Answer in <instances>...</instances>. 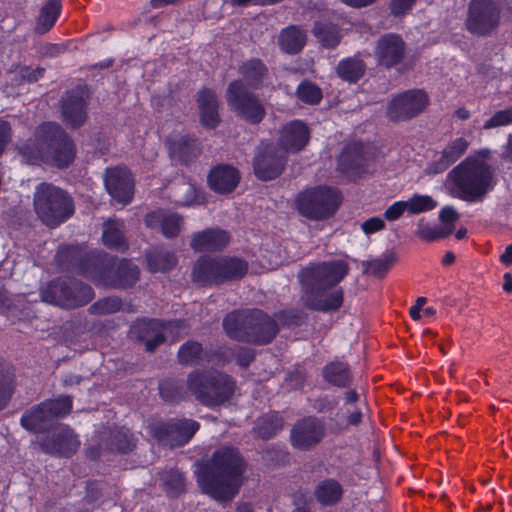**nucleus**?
I'll return each mask as SVG.
<instances>
[{
    "label": "nucleus",
    "mask_w": 512,
    "mask_h": 512,
    "mask_svg": "<svg viewBox=\"0 0 512 512\" xmlns=\"http://www.w3.org/2000/svg\"><path fill=\"white\" fill-rule=\"evenodd\" d=\"M226 101L237 117L248 124L258 125L265 116V107L257 94L252 92L242 80L231 81L226 89Z\"/></svg>",
    "instance_id": "10"
},
{
    "label": "nucleus",
    "mask_w": 512,
    "mask_h": 512,
    "mask_svg": "<svg viewBox=\"0 0 512 512\" xmlns=\"http://www.w3.org/2000/svg\"><path fill=\"white\" fill-rule=\"evenodd\" d=\"M230 242V234L221 228H207L192 235L190 246L196 252H220Z\"/></svg>",
    "instance_id": "29"
},
{
    "label": "nucleus",
    "mask_w": 512,
    "mask_h": 512,
    "mask_svg": "<svg viewBox=\"0 0 512 512\" xmlns=\"http://www.w3.org/2000/svg\"><path fill=\"white\" fill-rule=\"evenodd\" d=\"M61 11V0H47L44 6L40 9L36 22V32L38 34H45L50 31L57 22Z\"/></svg>",
    "instance_id": "41"
},
{
    "label": "nucleus",
    "mask_w": 512,
    "mask_h": 512,
    "mask_svg": "<svg viewBox=\"0 0 512 512\" xmlns=\"http://www.w3.org/2000/svg\"><path fill=\"white\" fill-rule=\"evenodd\" d=\"M145 225L152 230H159L165 238H176L183 226V217L177 213L157 209L144 217Z\"/></svg>",
    "instance_id": "27"
},
{
    "label": "nucleus",
    "mask_w": 512,
    "mask_h": 512,
    "mask_svg": "<svg viewBox=\"0 0 512 512\" xmlns=\"http://www.w3.org/2000/svg\"><path fill=\"white\" fill-rule=\"evenodd\" d=\"M349 270V264L343 259L308 264L298 274L304 305L319 312L339 310L344 302V291L341 287L334 288Z\"/></svg>",
    "instance_id": "1"
},
{
    "label": "nucleus",
    "mask_w": 512,
    "mask_h": 512,
    "mask_svg": "<svg viewBox=\"0 0 512 512\" xmlns=\"http://www.w3.org/2000/svg\"><path fill=\"white\" fill-rule=\"evenodd\" d=\"M405 202L410 214L431 211L437 206V202L429 195L414 194Z\"/></svg>",
    "instance_id": "49"
},
{
    "label": "nucleus",
    "mask_w": 512,
    "mask_h": 512,
    "mask_svg": "<svg viewBox=\"0 0 512 512\" xmlns=\"http://www.w3.org/2000/svg\"><path fill=\"white\" fill-rule=\"evenodd\" d=\"M343 495L341 484L334 479L321 481L314 490L316 500L323 506H331L339 502Z\"/></svg>",
    "instance_id": "42"
},
{
    "label": "nucleus",
    "mask_w": 512,
    "mask_h": 512,
    "mask_svg": "<svg viewBox=\"0 0 512 512\" xmlns=\"http://www.w3.org/2000/svg\"><path fill=\"white\" fill-rule=\"evenodd\" d=\"M95 296L93 288L70 277H57L40 289L42 301L65 309L85 306Z\"/></svg>",
    "instance_id": "9"
},
{
    "label": "nucleus",
    "mask_w": 512,
    "mask_h": 512,
    "mask_svg": "<svg viewBox=\"0 0 512 512\" xmlns=\"http://www.w3.org/2000/svg\"><path fill=\"white\" fill-rule=\"evenodd\" d=\"M198 429L199 423L191 419L158 422L150 426L153 436L170 447L185 445Z\"/></svg>",
    "instance_id": "18"
},
{
    "label": "nucleus",
    "mask_w": 512,
    "mask_h": 512,
    "mask_svg": "<svg viewBox=\"0 0 512 512\" xmlns=\"http://www.w3.org/2000/svg\"><path fill=\"white\" fill-rule=\"evenodd\" d=\"M512 124V106L496 111L483 124L484 130H490Z\"/></svg>",
    "instance_id": "54"
},
{
    "label": "nucleus",
    "mask_w": 512,
    "mask_h": 512,
    "mask_svg": "<svg viewBox=\"0 0 512 512\" xmlns=\"http://www.w3.org/2000/svg\"><path fill=\"white\" fill-rule=\"evenodd\" d=\"M89 247L85 243L62 244L55 254V262L62 272L79 274Z\"/></svg>",
    "instance_id": "28"
},
{
    "label": "nucleus",
    "mask_w": 512,
    "mask_h": 512,
    "mask_svg": "<svg viewBox=\"0 0 512 512\" xmlns=\"http://www.w3.org/2000/svg\"><path fill=\"white\" fill-rule=\"evenodd\" d=\"M342 202L341 191L329 185L306 188L295 197L297 212L310 221L329 220L337 213Z\"/></svg>",
    "instance_id": "8"
},
{
    "label": "nucleus",
    "mask_w": 512,
    "mask_h": 512,
    "mask_svg": "<svg viewBox=\"0 0 512 512\" xmlns=\"http://www.w3.org/2000/svg\"><path fill=\"white\" fill-rule=\"evenodd\" d=\"M272 317L275 319L278 326L280 325L286 328H295L304 324L307 315L301 309L290 308L279 310L275 312Z\"/></svg>",
    "instance_id": "45"
},
{
    "label": "nucleus",
    "mask_w": 512,
    "mask_h": 512,
    "mask_svg": "<svg viewBox=\"0 0 512 512\" xmlns=\"http://www.w3.org/2000/svg\"><path fill=\"white\" fill-rule=\"evenodd\" d=\"M53 418L49 415L44 402L31 409L21 417V425L33 432H42L51 425Z\"/></svg>",
    "instance_id": "40"
},
{
    "label": "nucleus",
    "mask_w": 512,
    "mask_h": 512,
    "mask_svg": "<svg viewBox=\"0 0 512 512\" xmlns=\"http://www.w3.org/2000/svg\"><path fill=\"white\" fill-rule=\"evenodd\" d=\"M306 33L297 25H290L279 34L278 44L287 54H298L306 44Z\"/></svg>",
    "instance_id": "37"
},
{
    "label": "nucleus",
    "mask_w": 512,
    "mask_h": 512,
    "mask_svg": "<svg viewBox=\"0 0 512 512\" xmlns=\"http://www.w3.org/2000/svg\"><path fill=\"white\" fill-rule=\"evenodd\" d=\"M324 428L314 417L299 421L291 431V441L294 447L308 449L317 444L323 437Z\"/></svg>",
    "instance_id": "30"
},
{
    "label": "nucleus",
    "mask_w": 512,
    "mask_h": 512,
    "mask_svg": "<svg viewBox=\"0 0 512 512\" xmlns=\"http://www.w3.org/2000/svg\"><path fill=\"white\" fill-rule=\"evenodd\" d=\"M310 140V129L302 120H292L284 124L280 130L279 145L289 153L303 150Z\"/></svg>",
    "instance_id": "23"
},
{
    "label": "nucleus",
    "mask_w": 512,
    "mask_h": 512,
    "mask_svg": "<svg viewBox=\"0 0 512 512\" xmlns=\"http://www.w3.org/2000/svg\"><path fill=\"white\" fill-rule=\"evenodd\" d=\"M112 255L97 249H89L78 275L103 286L112 268Z\"/></svg>",
    "instance_id": "22"
},
{
    "label": "nucleus",
    "mask_w": 512,
    "mask_h": 512,
    "mask_svg": "<svg viewBox=\"0 0 512 512\" xmlns=\"http://www.w3.org/2000/svg\"><path fill=\"white\" fill-rule=\"evenodd\" d=\"M45 69L42 67L31 68L30 66H23L20 70L21 77L29 82L34 83L44 76Z\"/></svg>",
    "instance_id": "62"
},
{
    "label": "nucleus",
    "mask_w": 512,
    "mask_h": 512,
    "mask_svg": "<svg viewBox=\"0 0 512 512\" xmlns=\"http://www.w3.org/2000/svg\"><path fill=\"white\" fill-rule=\"evenodd\" d=\"M159 392L161 397L168 402L180 400L183 396L182 388L171 380L161 382L159 385Z\"/></svg>",
    "instance_id": "55"
},
{
    "label": "nucleus",
    "mask_w": 512,
    "mask_h": 512,
    "mask_svg": "<svg viewBox=\"0 0 512 512\" xmlns=\"http://www.w3.org/2000/svg\"><path fill=\"white\" fill-rule=\"evenodd\" d=\"M451 195L468 202H482L495 187L492 167L483 160L467 157L448 174Z\"/></svg>",
    "instance_id": "4"
},
{
    "label": "nucleus",
    "mask_w": 512,
    "mask_h": 512,
    "mask_svg": "<svg viewBox=\"0 0 512 512\" xmlns=\"http://www.w3.org/2000/svg\"><path fill=\"white\" fill-rule=\"evenodd\" d=\"M104 184L108 194L118 203L126 205L132 201L135 186L134 178L127 168H107Z\"/></svg>",
    "instance_id": "19"
},
{
    "label": "nucleus",
    "mask_w": 512,
    "mask_h": 512,
    "mask_svg": "<svg viewBox=\"0 0 512 512\" xmlns=\"http://www.w3.org/2000/svg\"><path fill=\"white\" fill-rule=\"evenodd\" d=\"M44 407L47 408L49 415H51L53 419L63 417L71 411L72 400L67 396H62L57 399L45 401Z\"/></svg>",
    "instance_id": "53"
},
{
    "label": "nucleus",
    "mask_w": 512,
    "mask_h": 512,
    "mask_svg": "<svg viewBox=\"0 0 512 512\" xmlns=\"http://www.w3.org/2000/svg\"><path fill=\"white\" fill-rule=\"evenodd\" d=\"M458 218L459 214L452 206H444L439 212V219L445 224V227H451L453 229V225Z\"/></svg>",
    "instance_id": "60"
},
{
    "label": "nucleus",
    "mask_w": 512,
    "mask_h": 512,
    "mask_svg": "<svg viewBox=\"0 0 512 512\" xmlns=\"http://www.w3.org/2000/svg\"><path fill=\"white\" fill-rule=\"evenodd\" d=\"M385 226V221L382 218L374 216L368 218L361 224V230L365 235H371L383 230Z\"/></svg>",
    "instance_id": "58"
},
{
    "label": "nucleus",
    "mask_w": 512,
    "mask_h": 512,
    "mask_svg": "<svg viewBox=\"0 0 512 512\" xmlns=\"http://www.w3.org/2000/svg\"><path fill=\"white\" fill-rule=\"evenodd\" d=\"M416 0H391L390 10L394 16L404 15L412 9Z\"/></svg>",
    "instance_id": "61"
},
{
    "label": "nucleus",
    "mask_w": 512,
    "mask_h": 512,
    "mask_svg": "<svg viewBox=\"0 0 512 512\" xmlns=\"http://www.w3.org/2000/svg\"><path fill=\"white\" fill-rule=\"evenodd\" d=\"M359 400V394L355 390H348L344 393V403L343 407L339 412L342 411H350V408L357 407V402Z\"/></svg>",
    "instance_id": "64"
},
{
    "label": "nucleus",
    "mask_w": 512,
    "mask_h": 512,
    "mask_svg": "<svg viewBox=\"0 0 512 512\" xmlns=\"http://www.w3.org/2000/svg\"><path fill=\"white\" fill-rule=\"evenodd\" d=\"M182 323V320L138 317L131 323L129 334L131 338L145 345L146 352H154L166 343V331L172 327L180 328Z\"/></svg>",
    "instance_id": "11"
},
{
    "label": "nucleus",
    "mask_w": 512,
    "mask_h": 512,
    "mask_svg": "<svg viewBox=\"0 0 512 512\" xmlns=\"http://www.w3.org/2000/svg\"><path fill=\"white\" fill-rule=\"evenodd\" d=\"M165 147L172 162L189 167L202 154V144L195 134L173 132L165 139Z\"/></svg>",
    "instance_id": "17"
},
{
    "label": "nucleus",
    "mask_w": 512,
    "mask_h": 512,
    "mask_svg": "<svg viewBox=\"0 0 512 512\" xmlns=\"http://www.w3.org/2000/svg\"><path fill=\"white\" fill-rule=\"evenodd\" d=\"M501 8L494 0H471L468 5L465 26L473 35L484 37L498 28Z\"/></svg>",
    "instance_id": "12"
},
{
    "label": "nucleus",
    "mask_w": 512,
    "mask_h": 512,
    "mask_svg": "<svg viewBox=\"0 0 512 512\" xmlns=\"http://www.w3.org/2000/svg\"><path fill=\"white\" fill-rule=\"evenodd\" d=\"M407 211L406 202L399 200L391 204L384 212V218L388 221L398 220Z\"/></svg>",
    "instance_id": "59"
},
{
    "label": "nucleus",
    "mask_w": 512,
    "mask_h": 512,
    "mask_svg": "<svg viewBox=\"0 0 512 512\" xmlns=\"http://www.w3.org/2000/svg\"><path fill=\"white\" fill-rule=\"evenodd\" d=\"M34 209L41 222L49 228H57L75 211L73 198L52 183L43 182L36 187Z\"/></svg>",
    "instance_id": "7"
},
{
    "label": "nucleus",
    "mask_w": 512,
    "mask_h": 512,
    "mask_svg": "<svg viewBox=\"0 0 512 512\" xmlns=\"http://www.w3.org/2000/svg\"><path fill=\"white\" fill-rule=\"evenodd\" d=\"M324 379L338 387H346L351 383L352 376L349 368L342 362H333L323 369Z\"/></svg>",
    "instance_id": "43"
},
{
    "label": "nucleus",
    "mask_w": 512,
    "mask_h": 512,
    "mask_svg": "<svg viewBox=\"0 0 512 512\" xmlns=\"http://www.w3.org/2000/svg\"><path fill=\"white\" fill-rule=\"evenodd\" d=\"M191 279L202 287L221 285L217 256H200L193 265Z\"/></svg>",
    "instance_id": "31"
},
{
    "label": "nucleus",
    "mask_w": 512,
    "mask_h": 512,
    "mask_svg": "<svg viewBox=\"0 0 512 512\" xmlns=\"http://www.w3.org/2000/svg\"><path fill=\"white\" fill-rule=\"evenodd\" d=\"M287 155L273 143H262L253 158V172L257 179L270 181L278 178L284 171Z\"/></svg>",
    "instance_id": "16"
},
{
    "label": "nucleus",
    "mask_w": 512,
    "mask_h": 512,
    "mask_svg": "<svg viewBox=\"0 0 512 512\" xmlns=\"http://www.w3.org/2000/svg\"><path fill=\"white\" fill-rule=\"evenodd\" d=\"M468 146L469 142L465 138L454 139L441 151L439 157L429 164V171L433 174L446 171L465 154Z\"/></svg>",
    "instance_id": "32"
},
{
    "label": "nucleus",
    "mask_w": 512,
    "mask_h": 512,
    "mask_svg": "<svg viewBox=\"0 0 512 512\" xmlns=\"http://www.w3.org/2000/svg\"><path fill=\"white\" fill-rule=\"evenodd\" d=\"M13 375L11 367L0 363V410H2L8 402Z\"/></svg>",
    "instance_id": "52"
},
{
    "label": "nucleus",
    "mask_w": 512,
    "mask_h": 512,
    "mask_svg": "<svg viewBox=\"0 0 512 512\" xmlns=\"http://www.w3.org/2000/svg\"><path fill=\"white\" fill-rule=\"evenodd\" d=\"M430 99L423 89H409L392 97L386 115L392 122L409 121L420 115L429 105Z\"/></svg>",
    "instance_id": "13"
},
{
    "label": "nucleus",
    "mask_w": 512,
    "mask_h": 512,
    "mask_svg": "<svg viewBox=\"0 0 512 512\" xmlns=\"http://www.w3.org/2000/svg\"><path fill=\"white\" fill-rule=\"evenodd\" d=\"M395 259L393 255H385L365 263L366 271L376 278H383L392 267Z\"/></svg>",
    "instance_id": "50"
},
{
    "label": "nucleus",
    "mask_w": 512,
    "mask_h": 512,
    "mask_svg": "<svg viewBox=\"0 0 512 512\" xmlns=\"http://www.w3.org/2000/svg\"><path fill=\"white\" fill-rule=\"evenodd\" d=\"M336 169L348 182L356 183L369 173V158L361 141L345 144L337 156Z\"/></svg>",
    "instance_id": "15"
},
{
    "label": "nucleus",
    "mask_w": 512,
    "mask_h": 512,
    "mask_svg": "<svg viewBox=\"0 0 512 512\" xmlns=\"http://www.w3.org/2000/svg\"><path fill=\"white\" fill-rule=\"evenodd\" d=\"M223 329L230 339L259 346L271 343L279 332L275 319L258 308L228 313Z\"/></svg>",
    "instance_id": "5"
},
{
    "label": "nucleus",
    "mask_w": 512,
    "mask_h": 512,
    "mask_svg": "<svg viewBox=\"0 0 512 512\" xmlns=\"http://www.w3.org/2000/svg\"><path fill=\"white\" fill-rule=\"evenodd\" d=\"M337 416L340 419L346 418V424L347 425H358L362 420V411L359 407H353L350 408V411H342L338 412Z\"/></svg>",
    "instance_id": "63"
},
{
    "label": "nucleus",
    "mask_w": 512,
    "mask_h": 512,
    "mask_svg": "<svg viewBox=\"0 0 512 512\" xmlns=\"http://www.w3.org/2000/svg\"><path fill=\"white\" fill-rule=\"evenodd\" d=\"M91 92L86 84L67 90L60 100L62 121L72 130L81 128L88 119Z\"/></svg>",
    "instance_id": "14"
},
{
    "label": "nucleus",
    "mask_w": 512,
    "mask_h": 512,
    "mask_svg": "<svg viewBox=\"0 0 512 512\" xmlns=\"http://www.w3.org/2000/svg\"><path fill=\"white\" fill-rule=\"evenodd\" d=\"M140 269L130 259L112 257V268L107 274L104 287L126 290L132 288L139 280Z\"/></svg>",
    "instance_id": "21"
},
{
    "label": "nucleus",
    "mask_w": 512,
    "mask_h": 512,
    "mask_svg": "<svg viewBox=\"0 0 512 512\" xmlns=\"http://www.w3.org/2000/svg\"><path fill=\"white\" fill-rule=\"evenodd\" d=\"M148 269L152 273H166L172 270L178 262L174 252L155 248L146 253Z\"/></svg>",
    "instance_id": "39"
},
{
    "label": "nucleus",
    "mask_w": 512,
    "mask_h": 512,
    "mask_svg": "<svg viewBox=\"0 0 512 512\" xmlns=\"http://www.w3.org/2000/svg\"><path fill=\"white\" fill-rule=\"evenodd\" d=\"M238 73L248 89H261L269 78L268 66L259 58H250L243 61L238 67Z\"/></svg>",
    "instance_id": "33"
},
{
    "label": "nucleus",
    "mask_w": 512,
    "mask_h": 512,
    "mask_svg": "<svg viewBox=\"0 0 512 512\" xmlns=\"http://www.w3.org/2000/svg\"><path fill=\"white\" fill-rule=\"evenodd\" d=\"M41 445L47 453L70 456L77 451L80 441L69 427L58 425Z\"/></svg>",
    "instance_id": "24"
},
{
    "label": "nucleus",
    "mask_w": 512,
    "mask_h": 512,
    "mask_svg": "<svg viewBox=\"0 0 512 512\" xmlns=\"http://www.w3.org/2000/svg\"><path fill=\"white\" fill-rule=\"evenodd\" d=\"M405 50L406 44L400 35L387 33L377 40L374 54L378 65L390 69L403 61Z\"/></svg>",
    "instance_id": "20"
},
{
    "label": "nucleus",
    "mask_w": 512,
    "mask_h": 512,
    "mask_svg": "<svg viewBox=\"0 0 512 512\" xmlns=\"http://www.w3.org/2000/svg\"><path fill=\"white\" fill-rule=\"evenodd\" d=\"M312 33L321 46L326 49L336 48L341 40L338 26L329 21H315Z\"/></svg>",
    "instance_id": "38"
},
{
    "label": "nucleus",
    "mask_w": 512,
    "mask_h": 512,
    "mask_svg": "<svg viewBox=\"0 0 512 512\" xmlns=\"http://www.w3.org/2000/svg\"><path fill=\"white\" fill-rule=\"evenodd\" d=\"M101 240L109 250L124 253L129 250V241L125 235V225L122 220L108 219L103 223Z\"/></svg>",
    "instance_id": "34"
},
{
    "label": "nucleus",
    "mask_w": 512,
    "mask_h": 512,
    "mask_svg": "<svg viewBox=\"0 0 512 512\" xmlns=\"http://www.w3.org/2000/svg\"><path fill=\"white\" fill-rule=\"evenodd\" d=\"M366 63L359 54L341 59L336 66L337 76L344 82L356 84L366 73Z\"/></svg>",
    "instance_id": "36"
},
{
    "label": "nucleus",
    "mask_w": 512,
    "mask_h": 512,
    "mask_svg": "<svg viewBox=\"0 0 512 512\" xmlns=\"http://www.w3.org/2000/svg\"><path fill=\"white\" fill-rule=\"evenodd\" d=\"M241 179L240 172L230 164H217L213 166L207 176L209 188L221 195L232 193Z\"/></svg>",
    "instance_id": "26"
},
{
    "label": "nucleus",
    "mask_w": 512,
    "mask_h": 512,
    "mask_svg": "<svg viewBox=\"0 0 512 512\" xmlns=\"http://www.w3.org/2000/svg\"><path fill=\"white\" fill-rule=\"evenodd\" d=\"M162 480L167 487L168 493L172 495H177L184 490V478L179 471H171Z\"/></svg>",
    "instance_id": "56"
},
{
    "label": "nucleus",
    "mask_w": 512,
    "mask_h": 512,
    "mask_svg": "<svg viewBox=\"0 0 512 512\" xmlns=\"http://www.w3.org/2000/svg\"><path fill=\"white\" fill-rule=\"evenodd\" d=\"M221 285L227 282L240 280L246 276L249 269L248 262L237 256H217Z\"/></svg>",
    "instance_id": "35"
},
{
    "label": "nucleus",
    "mask_w": 512,
    "mask_h": 512,
    "mask_svg": "<svg viewBox=\"0 0 512 512\" xmlns=\"http://www.w3.org/2000/svg\"><path fill=\"white\" fill-rule=\"evenodd\" d=\"M452 233L451 227L432 226L425 224L419 227L417 235L420 239L427 242H434L444 239Z\"/></svg>",
    "instance_id": "51"
},
{
    "label": "nucleus",
    "mask_w": 512,
    "mask_h": 512,
    "mask_svg": "<svg viewBox=\"0 0 512 512\" xmlns=\"http://www.w3.org/2000/svg\"><path fill=\"white\" fill-rule=\"evenodd\" d=\"M123 308V301L118 296H107L96 300L88 308L91 315H110L119 312Z\"/></svg>",
    "instance_id": "46"
},
{
    "label": "nucleus",
    "mask_w": 512,
    "mask_h": 512,
    "mask_svg": "<svg viewBox=\"0 0 512 512\" xmlns=\"http://www.w3.org/2000/svg\"><path fill=\"white\" fill-rule=\"evenodd\" d=\"M295 96L303 104L316 106L321 103L323 92L316 83L304 79L298 84L295 90Z\"/></svg>",
    "instance_id": "44"
},
{
    "label": "nucleus",
    "mask_w": 512,
    "mask_h": 512,
    "mask_svg": "<svg viewBox=\"0 0 512 512\" xmlns=\"http://www.w3.org/2000/svg\"><path fill=\"white\" fill-rule=\"evenodd\" d=\"M187 387L200 403L214 407L232 398L236 383L229 375L215 369L194 370L188 375Z\"/></svg>",
    "instance_id": "6"
},
{
    "label": "nucleus",
    "mask_w": 512,
    "mask_h": 512,
    "mask_svg": "<svg viewBox=\"0 0 512 512\" xmlns=\"http://www.w3.org/2000/svg\"><path fill=\"white\" fill-rule=\"evenodd\" d=\"M199 109V121L206 130H215L221 124L219 101L216 92L207 87L197 92L196 98Z\"/></svg>",
    "instance_id": "25"
},
{
    "label": "nucleus",
    "mask_w": 512,
    "mask_h": 512,
    "mask_svg": "<svg viewBox=\"0 0 512 512\" xmlns=\"http://www.w3.org/2000/svg\"><path fill=\"white\" fill-rule=\"evenodd\" d=\"M283 427V420L277 414L262 417L256 424V432L262 438H271Z\"/></svg>",
    "instance_id": "47"
},
{
    "label": "nucleus",
    "mask_w": 512,
    "mask_h": 512,
    "mask_svg": "<svg viewBox=\"0 0 512 512\" xmlns=\"http://www.w3.org/2000/svg\"><path fill=\"white\" fill-rule=\"evenodd\" d=\"M134 446L132 436L128 429L121 428L110 432V442L106 444V448L114 451L126 452Z\"/></svg>",
    "instance_id": "48"
},
{
    "label": "nucleus",
    "mask_w": 512,
    "mask_h": 512,
    "mask_svg": "<svg viewBox=\"0 0 512 512\" xmlns=\"http://www.w3.org/2000/svg\"><path fill=\"white\" fill-rule=\"evenodd\" d=\"M18 152L27 164H46L62 170L74 163L77 146L59 123L45 121L35 128L31 138L19 146Z\"/></svg>",
    "instance_id": "2"
},
{
    "label": "nucleus",
    "mask_w": 512,
    "mask_h": 512,
    "mask_svg": "<svg viewBox=\"0 0 512 512\" xmlns=\"http://www.w3.org/2000/svg\"><path fill=\"white\" fill-rule=\"evenodd\" d=\"M12 137L13 130L11 124L7 120L0 119V157L12 141Z\"/></svg>",
    "instance_id": "57"
},
{
    "label": "nucleus",
    "mask_w": 512,
    "mask_h": 512,
    "mask_svg": "<svg viewBox=\"0 0 512 512\" xmlns=\"http://www.w3.org/2000/svg\"><path fill=\"white\" fill-rule=\"evenodd\" d=\"M243 472L244 462L239 453L234 448L224 447L215 451L211 462L199 466L195 473L205 493L217 501L227 502L237 494Z\"/></svg>",
    "instance_id": "3"
}]
</instances>
